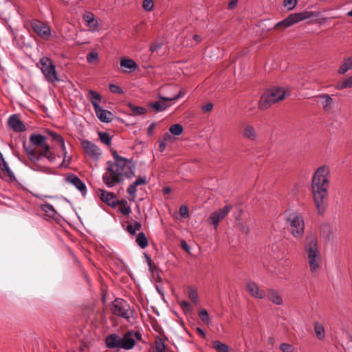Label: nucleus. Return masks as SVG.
Instances as JSON below:
<instances>
[{"mask_svg":"<svg viewBox=\"0 0 352 352\" xmlns=\"http://www.w3.org/2000/svg\"><path fill=\"white\" fill-rule=\"evenodd\" d=\"M48 137L39 134L32 133L30 136V142L38 148H32L23 144V148L29 160L32 162V169L34 170L43 171L45 173H52L51 169L47 166L40 164L43 157L46 158L50 163H53L56 155L51 151L49 144L47 142Z\"/></svg>","mask_w":352,"mask_h":352,"instance_id":"obj_1","label":"nucleus"},{"mask_svg":"<svg viewBox=\"0 0 352 352\" xmlns=\"http://www.w3.org/2000/svg\"><path fill=\"white\" fill-rule=\"evenodd\" d=\"M331 170L327 166L318 167L311 179V192L314 203L320 215L325 212L328 205Z\"/></svg>","mask_w":352,"mask_h":352,"instance_id":"obj_2","label":"nucleus"},{"mask_svg":"<svg viewBox=\"0 0 352 352\" xmlns=\"http://www.w3.org/2000/svg\"><path fill=\"white\" fill-rule=\"evenodd\" d=\"M114 162H107V172L102 176L104 183L109 188L116 186L124 180V176L131 178L135 175V164L130 160L120 157L113 150L111 151Z\"/></svg>","mask_w":352,"mask_h":352,"instance_id":"obj_3","label":"nucleus"},{"mask_svg":"<svg viewBox=\"0 0 352 352\" xmlns=\"http://www.w3.org/2000/svg\"><path fill=\"white\" fill-rule=\"evenodd\" d=\"M307 262L312 273L317 272L320 267L321 256L318 250V241L315 235L307 236L305 245Z\"/></svg>","mask_w":352,"mask_h":352,"instance_id":"obj_4","label":"nucleus"},{"mask_svg":"<svg viewBox=\"0 0 352 352\" xmlns=\"http://www.w3.org/2000/svg\"><path fill=\"white\" fill-rule=\"evenodd\" d=\"M285 96V90L281 87H274L268 89L261 97L258 109L265 110L272 104L283 100Z\"/></svg>","mask_w":352,"mask_h":352,"instance_id":"obj_5","label":"nucleus"},{"mask_svg":"<svg viewBox=\"0 0 352 352\" xmlns=\"http://www.w3.org/2000/svg\"><path fill=\"white\" fill-rule=\"evenodd\" d=\"M318 14L312 11H307L305 10L298 13H293L289 14L286 19L284 20L277 23L274 28L278 29H284L288 27L292 26V25L300 22L302 20L309 19L312 16H317Z\"/></svg>","mask_w":352,"mask_h":352,"instance_id":"obj_6","label":"nucleus"},{"mask_svg":"<svg viewBox=\"0 0 352 352\" xmlns=\"http://www.w3.org/2000/svg\"><path fill=\"white\" fill-rule=\"evenodd\" d=\"M40 69L48 82L54 83L60 80L58 76L56 65L48 57L43 56L39 60Z\"/></svg>","mask_w":352,"mask_h":352,"instance_id":"obj_7","label":"nucleus"},{"mask_svg":"<svg viewBox=\"0 0 352 352\" xmlns=\"http://www.w3.org/2000/svg\"><path fill=\"white\" fill-rule=\"evenodd\" d=\"M291 227V232L294 237H300L305 230V223L303 217L298 212H293L289 213L287 218Z\"/></svg>","mask_w":352,"mask_h":352,"instance_id":"obj_8","label":"nucleus"},{"mask_svg":"<svg viewBox=\"0 0 352 352\" xmlns=\"http://www.w3.org/2000/svg\"><path fill=\"white\" fill-rule=\"evenodd\" d=\"M111 311L116 316L123 318L127 321L130 319V306L124 299L117 298L111 305Z\"/></svg>","mask_w":352,"mask_h":352,"instance_id":"obj_9","label":"nucleus"},{"mask_svg":"<svg viewBox=\"0 0 352 352\" xmlns=\"http://www.w3.org/2000/svg\"><path fill=\"white\" fill-rule=\"evenodd\" d=\"M186 89H182L179 92L172 97H164L159 96L160 101H156L148 103V106L155 110V112H160L165 110L170 105L166 102L174 101L184 97L186 94Z\"/></svg>","mask_w":352,"mask_h":352,"instance_id":"obj_10","label":"nucleus"},{"mask_svg":"<svg viewBox=\"0 0 352 352\" xmlns=\"http://www.w3.org/2000/svg\"><path fill=\"white\" fill-rule=\"evenodd\" d=\"M135 339L142 341V336L140 331L133 330L126 331L123 337H121V349L124 350L132 349L135 345Z\"/></svg>","mask_w":352,"mask_h":352,"instance_id":"obj_11","label":"nucleus"},{"mask_svg":"<svg viewBox=\"0 0 352 352\" xmlns=\"http://www.w3.org/2000/svg\"><path fill=\"white\" fill-rule=\"evenodd\" d=\"M31 28L38 36L43 39H47L50 36V28L39 20H32L31 21Z\"/></svg>","mask_w":352,"mask_h":352,"instance_id":"obj_12","label":"nucleus"},{"mask_svg":"<svg viewBox=\"0 0 352 352\" xmlns=\"http://www.w3.org/2000/svg\"><path fill=\"white\" fill-rule=\"evenodd\" d=\"M232 206L231 205H226L222 208L219 209L211 213L208 218L210 223L212 224L214 229L217 228L219 223L223 219L226 215L230 212Z\"/></svg>","mask_w":352,"mask_h":352,"instance_id":"obj_13","label":"nucleus"},{"mask_svg":"<svg viewBox=\"0 0 352 352\" xmlns=\"http://www.w3.org/2000/svg\"><path fill=\"white\" fill-rule=\"evenodd\" d=\"M97 193L101 201L107 205L111 207H115L117 205L118 199L113 192L99 189Z\"/></svg>","mask_w":352,"mask_h":352,"instance_id":"obj_14","label":"nucleus"},{"mask_svg":"<svg viewBox=\"0 0 352 352\" xmlns=\"http://www.w3.org/2000/svg\"><path fill=\"white\" fill-rule=\"evenodd\" d=\"M81 146L85 153L92 158H97L100 155V149L91 142L84 140L81 142Z\"/></svg>","mask_w":352,"mask_h":352,"instance_id":"obj_15","label":"nucleus"},{"mask_svg":"<svg viewBox=\"0 0 352 352\" xmlns=\"http://www.w3.org/2000/svg\"><path fill=\"white\" fill-rule=\"evenodd\" d=\"M241 134L243 138L250 141H256L258 138V133L254 127L248 123L242 125Z\"/></svg>","mask_w":352,"mask_h":352,"instance_id":"obj_16","label":"nucleus"},{"mask_svg":"<svg viewBox=\"0 0 352 352\" xmlns=\"http://www.w3.org/2000/svg\"><path fill=\"white\" fill-rule=\"evenodd\" d=\"M66 181L74 185L82 195L87 193V188L85 183L75 174L69 173L66 177Z\"/></svg>","mask_w":352,"mask_h":352,"instance_id":"obj_17","label":"nucleus"},{"mask_svg":"<svg viewBox=\"0 0 352 352\" xmlns=\"http://www.w3.org/2000/svg\"><path fill=\"white\" fill-rule=\"evenodd\" d=\"M8 124L10 128L16 132H22L26 129L25 124L16 114L12 115L9 118Z\"/></svg>","mask_w":352,"mask_h":352,"instance_id":"obj_18","label":"nucleus"},{"mask_svg":"<svg viewBox=\"0 0 352 352\" xmlns=\"http://www.w3.org/2000/svg\"><path fill=\"white\" fill-rule=\"evenodd\" d=\"M104 341L108 349H121V337L116 333L107 336Z\"/></svg>","mask_w":352,"mask_h":352,"instance_id":"obj_19","label":"nucleus"},{"mask_svg":"<svg viewBox=\"0 0 352 352\" xmlns=\"http://www.w3.org/2000/svg\"><path fill=\"white\" fill-rule=\"evenodd\" d=\"M247 289L250 294L256 298L263 299L265 296V292L261 290L254 282H249L247 284Z\"/></svg>","mask_w":352,"mask_h":352,"instance_id":"obj_20","label":"nucleus"},{"mask_svg":"<svg viewBox=\"0 0 352 352\" xmlns=\"http://www.w3.org/2000/svg\"><path fill=\"white\" fill-rule=\"evenodd\" d=\"M98 118L102 122L109 123L112 121L113 113L106 109H102L101 107L94 110Z\"/></svg>","mask_w":352,"mask_h":352,"instance_id":"obj_21","label":"nucleus"},{"mask_svg":"<svg viewBox=\"0 0 352 352\" xmlns=\"http://www.w3.org/2000/svg\"><path fill=\"white\" fill-rule=\"evenodd\" d=\"M88 98L94 107V109H98L100 107V102H101V95L94 91V90H89L88 91Z\"/></svg>","mask_w":352,"mask_h":352,"instance_id":"obj_22","label":"nucleus"},{"mask_svg":"<svg viewBox=\"0 0 352 352\" xmlns=\"http://www.w3.org/2000/svg\"><path fill=\"white\" fill-rule=\"evenodd\" d=\"M120 66L125 69L124 72H126L135 70L138 67L136 63L130 58H122L120 60Z\"/></svg>","mask_w":352,"mask_h":352,"instance_id":"obj_23","label":"nucleus"},{"mask_svg":"<svg viewBox=\"0 0 352 352\" xmlns=\"http://www.w3.org/2000/svg\"><path fill=\"white\" fill-rule=\"evenodd\" d=\"M265 296L273 303L280 305L283 303V299L279 294L274 289H268L265 294Z\"/></svg>","mask_w":352,"mask_h":352,"instance_id":"obj_24","label":"nucleus"},{"mask_svg":"<svg viewBox=\"0 0 352 352\" xmlns=\"http://www.w3.org/2000/svg\"><path fill=\"white\" fill-rule=\"evenodd\" d=\"M319 98L322 99V106L325 111H330L333 107V99L328 94H322L318 96Z\"/></svg>","mask_w":352,"mask_h":352,"instance_id":"obj_25","label":"nucleus"},{"mask_svg":"<svg viewBox=\"0 0 352 352\" xmlns=\"http://www.w3.org/2000/svg\"><path fill=\"white\" fill-rule=\"evenodd\" d=\"M352 87V76L347 78H344L342 80L338 81L335 85V88L338 90H342L346 88Z\"/></svg>","mask_w":352,"mask_h":352,"instance_id":"obj_26","label":"nucleus"},{"mask_svg":"<svg viewBox=\"0 0 352 352\" xmlns=\"http://www.w3.org/2000/svg\"><path fill=\"white\" fill-rule=\"evenodd\" d=\"M117 205H120L119 210L122 214L129 216L131 212V207L125 199L118 200Z\"/></svg>","mask_w":352,"mask_h":352,"instance_id":"obj_27","label":"nucleus"},{"mask_svg":"<svg viewBox=\"0 0 352 352\" xmlns=\"http://www.w3.org/2000/svg\"><path fill=\"white\" fill-rule=\"evenodd\" d=\"M351 69H352V56L344 59L343 63L338 69V73L340 74H344Z\"/></svg>","mask_w":352,"mask_h":352,"instance_id":"obj_28","label":"nucleus"},{"mask_svg":"<svg viewBox=\"0 0 352 352\" xmlns=\"http://www.w3.org/2000/svg\"><path fill=\"white\" fill-rule=\"evenodd\" d=\"M154 347L156 352H164L166 349V345L164 343L162 338L157 336L155 338V342H154Z\"/></svg>","mask_w":352,"mask_h":352,"instance_id":"obj_29","label":"nucleus"},{"mask_svg":"<svg viewBox=\"0 0 352 352\" xmlns=\"http://www.w3.org/2000/svg\"><path fill=\"white\" fill-rule=\"evenodd\" d=\"M135 241L142 249L148 246V239L144 232H140L138 234Z\"/></svg>","mask_w":352,"mask_h":352,"instance_id":"obj_30","label":"nucleus"},{"mask_svg":"<svg viewBox=\"0 0 352 352\" xmlns=\"http://www.w3.org/2000/svg\"><path fill=\"white\" fill-rule=\"evenodd\" d=\"M128 107L133 116H140L146 112V109L142 107H137L132 103H129Z\"/></svg>","mask_w":352,"mask_h":352,"instance_id":"obj_31","label":"nucleus"},{"mask_svg":"<svg viewBox=\"0 0 352 352\" xmlns=\"http://www.w3.org/2000/svg\"><path fill=\"white\" fill-rule=\"evenodd\" d=\"M0 168L8 173V175L12 178L14 177L13 173L9 168L7 162L5 161L2 153L0 152Z\"/></svg>","mask_w":352,"mask_h":352,"instance_id":"obj_32","label":"nucleus"},{"mask_svg":"<svg viewBox=\"0 0 352 352\" xmlns=\"http://www.w3.org/2000/svg\"><path fill=\"white\" fill-rule=\"evenodd\" d=\"M41 210L46 212L47 215L50 217H53L56 215V212L53 206L50 204H42L41 206Z\"/></svg>","mask_w":352,"mask_h":352,"instance_id":"obj_33","label":"nucleus"},{"mask_svg":"<svg viewBox=\"0 0 352 352\" xmlns=\"http://www.w3.org/2000/svg\"><path fill=\"white\" fill-rule=\"evenodd\" d=\"M314 332L318 339L322 340L324 338V329L319 322L314 324Z\"/></svg>","mask_w":352,"mask_h":352,"instance_id":"obj_34","label":"nucleus"},{"mask_svg":"<svg viewBox=\"0 0 352 352\" xmlns=\"http://www.w3.org/2000/svg\"><path fill=\"white\" fill-rule=\"evenodd\" d=\"M83 18L90 28H96L98 26V22L92 13L85 14Z\"/></svg>","mask_w":352,"mask_h":352,"instance_id":"obj_35","label":"nucleus"},{"mask_svg":"<svg viewBox=\"0 0 352 352\" xmlns=\"http://www.w3.org/2000/svg\"><path fill=\"white\" fill-rule=\"evenodd\" d=\"M184 131L183 126L180 124H174L169 128V131L174 135H179Z\"/></svg>","mask_w":352,"mask_h":352,"instance_id":"obj_36","label":"nucleus"},{"mask_svg":"<svg viewBox=\"0 0 352 352\" xmlns=\"http://www.w3.org/2000/svg\"><path fill=\"white\" fill-rule=\"evenodd\" d=\"M98 136L102 142H103L107 146L111 145V137L110 136L109 133L107 132L99 131Z\"/></svg>","mask_w":352,"mask_h":352,"instance_id":"obj_37","label":"nucleus"},{"mask_svg":"<svg viewBox=\"0 0 352 352\" xmlns=\"http://www.w3.org/2000/svg\"><path fill=\"white\" fill-rule=\"evenodd\" d=\"M198 315L204 323H205L207 325H208L210 323V318L209 314L206 309H200L199 311Z\"/></svg>","mask_w":352,"mask_h":352,"instance_id":"obj_38","label":"nucleus"},{"mask_svg":"<svg viewBox=\"0 0 352 352\" xmlns=\"http://www.w3.org/2000/svg\"><path fill=\"white\" fill-rule=\"evenodd\" d=\"M213 347L217 352H228L229 347L220 341L213 342Z\"/></svg>","mask_w":352,"mask_h":352,"instance_id":"obj_39","label":"nucleus"},{"mask_svg":"<svg viewBox=\"0 0 352 352\" xmlns=\"http://www.w3.org/2000/svg\"><path fill=\"white\" fill-rule=\"evenodd\" d=\"M45 133L48 137L51 138L53 141L57 142L58 144L64 140V138L56 132L47 130Z\"/></svg>","mask_w":352,"mask_h":352,"instance_id":"obj_40","label":"nucleus"},{"mask_svg":"<svg viewBox=\"0 0 352 352\" xmlns=\"http://www.w3.org/2000/svg\"><path fill=\"white\" fill-rule=\"evenodd\" d=\"M87 60L89 64H94L98 62V54L96 52H91L87 55Z\"/></svg>","mask_w":352,"mask_h":352,"instance_id":"obj_41","label":"nucleus"},{"mask_svg":"<svg viewBox=\"0 0 352 352\" xmlns=\"http://www.w3.org/2000/svg\"><path fill=\"white\" fill-rule=\"evenodd\" d=\"M180 307L185 313H190L192 311V308L190 304L186 300H182L180 303Z\"/></svg>","mask_w":352,"mask_h":352,"instance_id":"obj_42","label":"nucleus"},{"mask_svg":"<svg viewBox=\"0 0 352 352\" xmlns=\"http://www.w3.org/2000/svg\"><path fill=\"white\" fill-rule=\"evenodd\" d=\"M189 298L194 302L197 303L198 302V294L197 291L190 288L188 291Z\"/></svg>","mask_w":352,"mask_h":352,"instance_id":"obj_43","label":"nucleus"},{"mask_svg":"<svg viewBox=\"0 0 352 352\" xmlns=\"http://www.w3.org/2000/svg\"><path fill=\"white\" fill-rule=\"evenodd\" d=\"M297 4V0H284L283 6L289 10H292Z\"/></svg>","mask_w":352,"mask_h":352,"instance_id":"obj_44","label":"nucleus"},{"mask_svg":"<svg viewBox=\"0 0 352 352\" xmlns=\"http://www.w3.org/2000/svg\"><path fill=\"white\" fill-rule=\"evenodd\" d=\"M280 349L283 351V352H294V347L289 344H287V343H282L280 345Z\"/></svg>","mask_w":352,"mask_h":352,"instance_id":"obj_45","label":"nucleus"},{"mask_svg":"<svg viewBox=\"0 0 352 352\" xmlns=\"http://www.w3.org/2000/svg\"><path fill=\"white\" fill-rule=\"evenodd\" d=\"M137 187L138 186L135 185L134 182H133L128 188H127V192L131 195H133V201L134 200L135 196H136V192H137Z\"/></svg>","mask_w":352,"mask_h":352,"instance_id":"obj_46","label":"nucleus"},{"mask_svg":"<svg viewBox=\"0 0 352 352\" xmlns=\"http://www.w3.org/2000/svg\"><path fill=\"white\" fill-rule=\"evenodd\" d=\"M153 2L152 0H144L142 3L143 8L146 11H151L153 8Z\"/></svg>","mask_w":352,"mask_h":352,"instance_id":"obj_47","label":"nucleus"},{"mask_svg":"<svg viewBox=\"0 0 352 352\" xmlns=\"http://www.w3.org/2000/svg\"><path fill=\"white\" fill-rule=\"evenodd\" d=\"M144 256H145L146 263L149 267V271L153 273L154 271L157 269V267L155 265H153L152 260L151 259V258L148 256V254H144Z\"/></svg>","mask_w":352,"mask_h":352,"instance_id":"obj_48","label":"nucleus"},{"mask_svg":"<svg viewBox=\"0 0 352 352\" xmlns=\"http://www.w3.org/2000/svg\"><path fill=\"white\" fill-rule=\"evenodd\" d=\"M179 214L184 218H188L189 217V210L186 206L182 205L179 208Z\"/></svg>","mask_w":352,"mask_h":352,"instance_id":"obj_49","label":"nucleus"},{"mask_svg":"<svg viewBox=\"0 0 352 352\" xmlns=\"http://www.w3.org/2000/svg\"><path fill=\"white\" fill-rule=\"evenodd\" d=\"M63 160L62 162V163L60 164V167H62V168H68L69 167V165L70 164V161H71V159H72V157L69 156L67 157V155H63Z\"/></svg>","mask_w":352,"mask_h":352,"instance_id":"obj_50","label":"nucleus"},{"mask_svg":"<svg viewBox=\"0 0 352 352\" xmlns=\"http://www.w3.org/2000/svg\"><path fill=\"white\" fill-rule=\"evenodd\" d=\"M109 90L112 93H115V94H122L123 93L122 89L119 86H118L116 85H113V84L110 85Z\"/></svg>","mask_w":352,"mask_h":352,"instance_id":"obj_51","label":"nucleus"},{"mask_svg":"<svg viewBox=\"0 0 352 352\" xmlns=\"http://www.w3.org/2000/svg\"><path fill=\"white\" fill-rule=\"evenodd\" d=\"M162 47V44L155 42L150 46V50L152 53L157 52Z\"/></svg>","mask_w":352,"mask_h":352,"instance_id":"obj_52","label":"nucleus"},{"mask_svg":"<svg viewBox=\"0 0 352 352\" xmlns=\"http://www.w3.org/2000/svg\"><path fill=\"white\" fill-rule=\"evenodd\" d=\"M133 182L136 186L143 185L146 183V179L145 177H138Z\"/></svg>","mask_w":352,"mask_h":352,"instance_id":"obj_53","label":"nucleus"},{"mask_svg":"<svg viewBox=\"0 0 352 352\" xmlns=\"http://www.w3.org/2000/svg\"><path fill=\"white\" fill-rule=\"evenodd\" d=\"M126 230L131 235H135L137 232L136 229L133 227V224L127 225Z\"/></svg>","mask_w":352,"mask_h":352,"instance_id":"obj_54","label":"nucleus"},{"mask_svg":"<svg viewBox=\"0 0 352 352\" xmlns=\"http://www.w3.org/2000/svg\"><path fill=\"white\" fill-rule=\"evenodd\" d=\"M181 248L184 250L185 251L189 252H190V246L188 245V244L186 243V241L184 240H182L181 241Z\"/></svg>","mask_w":352,"mask_h":352,"instance_id":"obj_55","label":"nucleus"},{"mask_svg":"<svg viewBox=\"0 0 352 352\" xmlns=\"http://www.w3.org/2000/svg\"><path fill=\"white\" fill-rule=\"evenodd\" d=\"M158 142H159V151L160 152H163L166 147V144L165 141H162V140H160L158 141Z\"/></svg>","mask_w":352,"mask_h":352,"instance_id":"obj_56","label":"nucleus"},{"mask_svg":"<svg viewBox=\"0 0 352 352\" xmlns=\"http://www.w3.org/2000/svg\"><path fill=\"white\" fill-rule=\"evenodd\" d=\"M213 104L212 103H207L202 107V110L205 112L210 111L212 109Z\"/></svg>","mask_w":352,"mask_h":352,"instance_id":"obj_57","label":"nucleus"},{"mask_svg":"<svg viewBox=\"0 0 352 352\" xmlns=\"http://www.w3.org/2000/svg\"><path fill=\"white\" fill-rule=\"evenodd\" d=\"M238 3V0H231L228 3V8L232 10L234 9Z\"/></svg>","mask_w":352,"mask_h":352,"instance_id":"obj_58","label":"nucleus"},{"mask_svg":"<svg viewBox=\"0 0 352 352\" xmlns=\"http://www.w3.org/2000/svg\"><path fill=\"white\" fill-rule=\"evenodd\" d=\"M155 128V124L154 123H152L151 124L148 129H147V133H148V135H152L153 134V129Z\"/></svg>","mask_w":352,"mask_h":352,"instance_id":"obj_59","label":"nucleus"},{"mask_svg":"<svg viewBox=\"0 0 352 352\" xmlns=\"http://www.w3.org/2000/svg\"><path fill=\"white\" fill-rule=\"evenodd\" d=\"M58 144L60 145V146L63 151V155H66L67 154V152L66 151V148H65V140H63L60 143H58Z\"/></svg>","mask_w":352,"mask_h":352,"instance_id":"obj_60","label":"nucleus"},{"mask_svg":"<svg viewBox=\"0 0 352 352\" xmlns=\"http://www.w3.org/2000/svg\"><path fill=\"white\" fill-rule=\"evenodd\" d=\"M171 140H172L171 135L170 133H166L164 135L163 139L162 140V141H165V142H166L168 141H170Z\"/></svg>","mask_w":352,"mask_h":352,"instance_id":"obj_61","label":"nucleus"},{"mask_svg":"<svg viewBox=\"0 0 352 352\" xmlns=\"http://www.w3.org/2000/svg\"><path fill=\"white\" fill-rule=\"evenodd\" d=\"M196 330H197V332L199 333V335L201 338H205L206 333H205L204 331L201 328L197 327Z\"/></svg>","mask_w":352,"mask_h":352,"instance_id":"obj_62","label":"nucleus"},{"mask_svg":"<svg viewBox=\"0 0 352 352\" xmlns=\"http://www.w3.org/2000/svg\"><path fill=\"white\" fill-rule=\"evenodd\" d=\"M133 227L135 228V229H136L137 231H138L141 229L142 224L140 222L135 221L133 223Z\"/></svg>","mask_w":352,"mask_h":352,"instance_id":"obj_63","label":"nucleus"},{"mask_svg":"<svg viewBox=\"0 0 352 352\" xmlns=\"http://www.w3.org/2000/svg\"><path fill=\"white\" fill-rule=\"evenodd\" d=\"M193 39L197 42V43H199L201 41L202 38L201 37V36L198 35V34H195L193 36Z\"/></svg>","mask_w":352,"mask_h":352,"instance_id":"obj_64","label":"nucleus"}]
</instances>
